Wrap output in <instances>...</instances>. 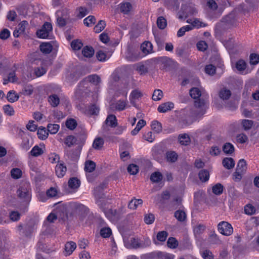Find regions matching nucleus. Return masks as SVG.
Instances as JSON below:
<instances>
[{
    "instance_id": "obj_1",
    "label": "nucleus",
    "mask_w": 259,
    "mask_h": 259,
    "mask_svg": "<svg viewBox=\"0 0 259 259\" xmlns=\"http://www.w3.org/2000/svg\"><path fill=\"white\" fill-rule=\"evenodd\" d=\"M207 108L206 102L204 100L198 99L195 101L192 115L196 118H200L205 113Z\"/></svg>"
},
{
    "instance_id": "obj_2",
    "label": "nucleus",
    "mask_w": 259,
    "mask_h": 259,
    "mask_svg": "<svg viewBox=\"0 0 259 259\" xmlns=\"http://www.w3.org/2000/svg\"><path fill=\"white\" fill-rule=\"evenodd\" d=\"M103 207H100L104 211L106 217L111 221L113 223L117 222L121 217V213L119 211H117L116 209H109L108 210H105L106 208V203L105 202H103Z\"/></svg>"
},
{
    "instance_id": "obj_3",
    "label": "nucleus",
    "mask_w": 259,
    "mask_h": 259,
    "mask_svg": "<svg viewBox=\"0 0 259 259\" xmlns=\"http://www.w3.org/2000/svg\"><path fill=\"white\" fill-rule=\"evenodd\" d=\"M30 190L29 185L25 183L20 186L18 190V196L25 201H29L31 199Z\"/></svg>"
},
{
    "instance_id": "obj_4",
    "label": "nucleus",
    "mask_w": 259,
    "mask_h": 259,
    "mask_svg": "<svg viewBox=\"0 0 259 259\" xmlns=\"http://www.w3.org/2000/svg\"><path fill=\"white\" fill-rule=\"evenodd\" d=\"M60 91L61 90L60 88L58 86H54L52 89V94L48 97V102L53 107H56L59 104V95L56 94V93L59 94Z\"/></svg>"
},
{
    "instance_id": "obj_5",
    "label": "nucleus",
    "mask_w": 259,
    "mask_h": 259,
    "mask_svg": "<svg viewBox=\"0 0 259 259\" xmlns=\"http://www.w3.org/2000/svg\"><path fill=\"white\" fill-rule=\"evenodd\" d=\"M52 30V24L50 23L46 22L41 28L37 31L36 34L39 38H46L49 36L50 32H51Z\"/></svg>"
},
{
    "instance_id": "obj_6",
    "label": "nucleus",
    "mask_w": 259,
    "mask_h": 259,
    "mask_svg": "<svg viewBox=\"0 0 259 259\" xmlns=\"http://www.w3.org/2000/svg\"><path fill=\"white\" fill-rule=\"evenodd\" d=\"M218 227L219 232L225 236H229L233 232L231 225L227 222L223 221L220 222L218 224Z\"/></svg>"
},
{
    "instance_id": "obj_7",
    "label": "nucleus",
    "mask_w": 259,
    "mask_h": 259,
    "mask_svg": "<svg viewBox=\"0 0 259 259\" xmlns=\"http://www.w3.org/2000/svg\"><path fill=\"white\" fill-rule=\"evenodd\" d=\"M106 187V183H102L100 184L98 187H96L94 190V195L96 199V203L99 207H103V202L105 201L104 197L103 195L100 196L99 192L100 190L104 189Z\"/></svg>"
},
{
    "instance_id": "obj_8",
    "label": "nucleus",
    "mask_w": 259,
    "mask_h": 259,
    "mask_svg": "<svg viewBox=\"0 0 259 259\" xmlns=\"http://www.w3.org/2000/svg\"><path fill=\"white\" fill-rule=\"evenodd\" d=\"M76 247V243L73 241L68 242L66 243L64 248L65 256L70 255Z\"/></svg>"
},
{
    "instance_id": "obj_9",
    "label": "nucleus",
    "mask_w": 259,
    "mask_h": 259,
    "mask_svg": "<svg viewBox=\"0 0 259 259\" xmlns=\"http://www.w3.org/2000/svg\"><path fill=\"white\" fill-rule=\"evenodd\" d=\"M174 107V104L173 103L168 102L160 105L157 109L159 112L165 113L169 110H171Z\"/></svg>"
},
{
    "instance_id": "obj_10",
    "label": "nucleus",
    "mask_w": 259,
    "mask_h": 259,
    "mask_svg": "<svg viewBox=\"0 0 259 259\" xmlns=\"http://www.w3.org/2000/svg\"><path fill=\"white\" fill-rule=\"evenodd\" d=\"M66 170L67 168L63 163L57 164L56 166V174L58 178L63 177L66 174Z\"/></svg>"
},
{
    "instance_id": "obj_11",
    "label": "nucleus",
    "mask_w": 259,
    "mask_h": 259,
    "mask_svg": "<svg viewBox=\"0 0 259 259\" xmlns=\"http://www.w3.org/2000/svg\"><path fill=\"white\" fill-rule=\"evenodd\" d=\"M143 200L141 199L133 198L128 204V207L131 209H136L139 206L142 205Z\"/></svg>"
},
{
    "instance_id": "obj_12",
    "label": "nucleus",
    "mask_w": 259,
    "mask_h": 259,
    "mask_svg": "<svg viewBox=\"0 0 259 259\" xmlns=\"http://www.w3.org/2000/svg\"><path fill=\"white\" fill-rule=\"evenodd\" d=\"M132 8V5L130 2L122 3L120 4V10L124 14H128Z\"/></svg>"
},
{
    "instance_id": "obj_13",
    "label": "nucleus",
    "mask_w": 259,
    "mask_h": 259,
    "mask_svg": "<svg viewBox=\"0 0 259 259\" xmlns=\"http://www.w3.org/2000/svg\"><path fill=\"white\" fill-rule=\"evenodd\" d=\"M187 22L191 24L190 25L193 27V29L194 28H199L200 27H203L206 26L203 22L200 21L198 19H188L187 20Z\"/></svg>"
},
{
    "instance_id": "obj_14",
    "label": "nucleus",
    "mask_w": 259,
    "mask_h": 259,
    "mask_svg": "<svg viewBox=\"0 0 259 259\" xmlns=\"http://www.w3.org/2000/svg\"><path fill=\"white\" fill-rule=\"evenodd\" d=\"M141 49L143 53L148 54L152 52L153 46L150 42L146 41L142 44Z\"/></svg>"
},
{
    "instance_id": "obj_15",
    "label": "nucleus",
    "mask_w": 259,
    "mask_h": 259,
    "mask_svg": "<svg viewBox=\"0 0 259 259\" xmlns=\"http://www.w3.org/2000/svg\"><path fill=\"white\" fill-rule=\"evenodd\" d=\"M222 164L225 168L228 169H230L234 167L235 161L232 158L226 157L223 160Z\"/></svg>"
},
{
    "instance_id": "obj_16",
    "label": "nucleus",
    "mask_w": 259,
    "mask_h": 259,
    "mask_svg": "<svg viewBox=\"0 0 259 259\" xmlns=\"http://www.w3.org/2000/svg\"><path fill=\"white\" fill-rule=\"evenodd\" d=\"M39 47L40 51L46 54L50 53L53 49V46L51 42H43Z\"/></svg>"
},
{
    "instance_id": "obj_17",
    "label": "nucleus",
    "mask_w": 259,
    "mask_h": 259,
    "mask_svg": "<svg viewBox=\"0 0 259 259\" xmlns=\"http://www.w3.org/2000/svg\"><path fill=\"white\" fill-rule=\"evenodd\" d=\"M60 192V190L57 186L52 187L49 189L47 192V196L49 198L57 197Z\"/></svg>"
},
{
    "instance_id": "obj_18",
    "label": "nucleus",
    "mask_w": 259,
    "mask_h": 259,
    "mask_svg": "<svg viewBox=\"0 0 259 259\" xmlns=\"http://www.w3.org/2000/svg\"><path fill=\"white\" fill-rule=\"evenodd\" d=\"M105 122L106 124L112 127H116L117 125V119L116 116L114 115H108Z\"/></svg>"
},
{
    "instance_id": "obj_19",
    "label": "nucleus",
    "mask_w": 259,
    "mask_h": 259,
    "mask_svg": "<svg viewBox=\"0 0 259 259\" xmlns=\"http://www.w3.org/2000/svg\"><path fill=\"white\" fill-rule=\"evenodd\" d=\"M231 95V91L226 88L221 89L219 93V97L223 100L229 99Z\"/></svg>"
},
{
    "instance_id": "obj_20",
    "label": "nucleus",
    "mask_w": 259,
    "mask_h": 259,
    "mask_svg": "<svg viewBox=\"0 0 259 259\" xmlns=\"http://www.w3.org/2000/svg\"><path fill=\"white\" fill-rule=\"evenodd\" d=\"M19 96L13 90L10 91L7 95L8 101L11 103H14L19 99Z\"/></svg>"
},
{
    "instance_id": "obj_21",
    "label": "nucleus",
    "mask_w": 259,
    "mask_h": 259,
    "mask_svg": "<svg viewBox=\"0 0 259 259\" xmlns=\"http://www.w3.org/2000/svg\"><path fill=\"white\" fill-rule=\"evenodd\" d=\"M234 150V146L230 143H226L223 146V151L227 154H232Z\"/></svg>"
},
{
    "instance_id": "obj_22",
    "label": "nucleus",
    "mask_w": 259,
    "mask_h": 259,
    "mask_svg": "<svg viewBox=\"0 0 259 259\" xmlns=\"http://www.w3.org/2000/svg\"><path fill=\"white\" fill-rule=\"evenodd\" d=\"M104 143V140L101 137L96 138L93 143V147L96 150H100Z\"/></svg>"
},
{
    "instance_id": "obj_23",
    "label": "nucleus",
    "mask_w": 259,
    "mask_h": 259,
    "mask_svg": "<svg viewBox=\"0 0 259 259\" xmlns=\"http://www.w3.org/2000/svg\"><path fill=\"white\" fill-rule=\"evenodd\" d=\"M143 94L141 91L139 90H135L133 91L130 95V100L131 102H135L136 100H138L141 98Z\"/></svg>"
},
{
    "instance_id": "obj_24",
    "label": "nucleus",
    "mask_w": 259,
    "mask_h": 259,
    "mask_svg": "<svg viewBox=\"0 0 259 259\" xmlns=\"http://www.w3.org/2000/svg\"><path fill=\"white\" fill-rule=\"evenodd\" d=\"M83 56L87 58H91L94 54V50L91 47L86 46L82 50Z\"/></svg>"
},
{
    "instance_id": "obj_25",
    "label": "nucleus",
    "mask_w": 259,
    "mask_h": 259,
    "mask_svg": "<svg viewBox=\"0 0 259 259\" xmlns=\"http://www.w3.org/2000/svg\"><path fill=\"white\" fill-rule=\"evenodd\" d=\"M87 79L90 82L96 85L101 82V78L97 74L90 75L87 77Z\"/></svg>"
},
{
    "instance_id": "obj_26",
    "label": "nucleus",
    "mask_w": 259,
    "mask_h": 259,
    "mask_svg": "<svg viewBox=\"0 0 259 259\" xmlns=\"http://www.w3.org/2000/svg\"><path fill=\"white\" fill-rule=\"evenodd\" d=\"M37 134L39 139L44 140L48 137V133L46 131V128L40 127L37 130Z\"/></svg>"
},
{
    "instance_id": "obj_27",
    "label": "nucleus",
    "mask_w": 259,
    "mask_h": 259,
    "mask_svg": "<svg viewBox=\"0 0 259 259\" xmlns=\"http://www.w3.org/2000/svg\"><path fill=\"white\" fill-rule=\"evenodd\" d=\"M236 169L244 174L247 169L246 163L244 159L239 160Z\"/></svg>"
},
{
    "instance_id": "obj_28",
    "label": "nucleus",
    "mask_w": 259,
    "mask_h": 259,
    "mask_svg": "<svg viewBox=\"0 0 259 259\" xmlns=\"http://www.w3.org/2000/svg\"><path fill=\"white\" fill-rule=\"evenodd\" d=\"M162 175L159 171H156L152 173L150 177V180L152 182L158 183L162 179Z\"/></svg>"
},
{
    "instance_id": "obj_29",
    "label": "nucleus",
    "mask_w": 259,
    "mask_h": 259,
    "mask_svg": "<svg viewBox=\"0 0 259 259\" xmlns=\"http://www.w3.org/2000/svg\"><path fill=\"white\" fill-rule=\"evenodd\" d=\"M59 128L60 126L58 124L49 123L47 125L48 131L51 134H56L58 132Z\"/></svg>"
},
{
    "instance_id": "obj_30",
    "label": "nucleus",
    "mask_w": 259,
    "mask_h": 259,
    "mask_svg": "<svg viewBox=\"0 0 259 259\" xmlns=\"http://www.w3.org/2000/svg\"><path fill=\"white\" fill-rule=\"evenodd\" d=\"M151 126L152 129L156 133H159L162 131V127L161 123L156 120L153 121Z\"/></svg>"
},
{
    "instance_id": "obj_31",
    "label": "nucleus",
    "mask_w": 259,
    "mask_h": 259,
    "mask_svg": "<svg viewBox=\"0 0 259 259\" xmlns=\"http://www.w3.org/2000/svg\"><path fill=\"white\" fill-rule=\"evenodd\" d=\"M190 95L195 99H198L201 95V91L197 88H193L190 90Z\"/></svg>"
},
{
    "instance_id": "obj_32",
    "label": "nucleus",
    "mask_w": 259,
    "mask_h": 259,
    "mask_svg": "<svg viewBox=\"0 0 259 259\" xmlns=\"http://www.w3.org/2000/svg\"><path fill=\"white\" fill-rule=\"evenodd\" d=\"M244 212L246 214L252 215L255 213L256 209L251 204H247L244 206Z\"/></svg>"
},
{
    "instance_id": "obj_33",
    "label": "nucleus",
    "mask_w": 259,
    "mask_h": 259,
    "mask_svg": "<svg viewBox=\"0 0 259 259\" xmlns=\"http://www.w3.org/2000/svg\"><path fill=\"white\" fill-rule=\"evenodd\" d=\"M157 25L159 29H164L167 26L166 20L163 17H159L157 20Z\"/></svg>"
},
{
    "instance_id": "obj_34",
    "label": "nucleus",
    "mask_w": 259,
    "mask_h": 259,
    "mask_svg": "<svg viewBox=\"0 0 259 259\" xmlns=\"http://www.w3.org/2000/svg\"><path fill=\"white\" fill-rule=\"evenodd\" d=\"M80 185L79 181L76 178H72L68 181V186L72 189L77 188Z\"/></svg>"
},
{
    "instance_id": "obj_35",
    "label": "nucleus",
    "mask_w": 259,
    "mask_h": 259,
    "mask_svg": "<svg viewBox=\"0 0 259 259\" xmlns=\"http://www.w3.org/2000/svg\"><path fill=\"white\" fill-rule=\"evenodd\" d=\"M11 175L13 179H18L21 177L22 172L20 168H14L11 170Z\"/></svg>"
},
{
    "instance_id": "obj_36",
    "label": "nucleus",
    "mask_w": 259,
    "mask_h": 259,
    "mask_svg": "<svg viewBox=\"0 0 259 259\" xmlns=\"http://www.w3.org/2000/svg\"><path fill=\"white\" fill-rule=\"evenodd\" d=\"M193 29V27L191 25H186L181 27L177 32V36L180 37L184 35L187 31H189Z\"/></svg>"
},
{
    "instance_id": "obj_37",
    "label": "nucleus",
    "mask_w": 259,
    "mask_h": 259,
    "mask_svg": "<svg viewBox=\"0 0 259 259\" xmlns=\"http://www.w3.org/2000/svg\"><path fill=\"white\" fill-rule=\"evenodd\" d=\"M179 140L180 144L183 145H187L190 142L189 136L186 134L180 135Z\"/></svg>"
},
{
    "instance_id": "obj_38",
    "label": "nucleus",
    "mask_w": 259,
    "mask_h": 259,
    "mask_svg": "<svg viewBox=\"0 0 259 259\" xmlns=\"http://www.w3.org/2000/svg\"><path fill=\"white\" fill-rule=\"evenodd\" d=\"M30 153L32 156L37 157L43 153V150L39 146L36 145L31 149Z\"/></svg>"
},
{
    "instance_id": "obj_39",
    "label": "nucleus",
    "mask_w": 259,
    "mask_h": 259,
    "mask_svg": "<svg viewBox=\"0 0 259 259\" xmlns=\"http://www.w3.org/2000/svg\"><path fill=\"white\" fill-rule=\"evenodd\" d=\"M175 217L178 221L183 222L186 219V214L184 211L179 210L175 212Z\"/></svg>"
},
{
    "instance_id": "obj_40",
    "label": "nucleus",
    "mask_w": 259,
    "mask_h": 259,
    "mask_svg": "<svg viewBox=\"0 0 259 259\" xmlns=\"http://www.w3.org/2000/svg\"><path fill=\"white\" fill-rule=\"evenodd\" d=\"M106 26V22L103 20H100L95 26L94 29L96 33H99L102 31Z\"/></svg>"
},
{
    "instance_id": "obj_41",
    "label": "nucleus",
    "mask_w": 259,
    "mask_h": 259,
    "mask_svg": "<svg viewBox=\"0 0 259 259\" xmlns=\"http://www.w3.org/2000/svg\"><path fill=\"white\" fill-rule=\"evenodd\" d=\"M127 103L126 100H119L115 103V108L119 111L123 110L127 105Z\"/></svg>"
},
{
    "instance_id": "obj_42",
    "label": "nucleus",
    "mask_w": 259,
    "mask_h": 259,
    "mask_svg": "<svg viewBox=\"0 0 259 259\" xmlns=\"http://www.w3.org/2000/svg\"><path fill=\"white\" fill-rule=\"evenodd\" d=\"M77 16L79 18H82L86 16L89 12L85 7H80L76 10Z\"/></svg>"
},
{
    "instance_id": "obj_43",
    "label": "nucleus",
    "mask_w": 259,
    "mask_h": 259,
    "mask_svg": "<svg viewBox=\"0 0 259 259\" xmlns=\"http://www.w3.org/2000/svg\"><path fill=\"white\" fill-rule=\"evenodd\" d=\"M96 164L92 161H87L85 163L84 170L89 172L93 171L95 168Z\"/></svg>"
},
{
    "instance_id": "obj_44",
    "label": "nucleus",
    "mask_w": 259,
    "mask_h": 259,
    "mask_svg": "<svg viewBox=\"0 0 259 259\" xmlns=\"http://www.w3.org/2000/svg\"><path fill=\"white\" fill-rule=\"evenodd\" d=\"M199 178L202 182H206L209 178V174L206 170H201L199 173Z\"/></svg>"
},
{
    "instance_id": "obj_45",
    "label": "nucleus",
    "mask_w": 259,
    "mask_h": 259,
    "mask_svg": "<svg viewBox=\"0 0 259 259\" xmlns=\"http://www.w3.org/2000/svg\"><path fill=\"white\" fill-rule=\"evenodd\" d=\"M96 20V19L94 16L90 15L83 20V23L87 26L91 27L92 24L95 23Z\"/></svg>"
},
{
    "instance_id": "obj_46",
    "label": "nucleus",
    "mask_w": 259,
    "mask_h": 259,
    "mask_svg": "<svg viewBox=\"0 0 259 259\" xmlns=\"http://www.w3.org/2000/svg\"><path fill=\"white\" fill-rule=\"evenodd\" d=\"M76 139L73 136H68L64 140V143L68 147H71L76 143Z\"/></svg>"
},
{
    "instance_id": "obj_47",
    "label": "nucleus",
    "mask_w": 259,
    "mask_h": 259,
    "mask_svg": "<svg viewBox=\"0 0 259 259\" xmlns=\"http://www.w3.org/2000/svg\"><path fill=\"white\" fill-rule=\"evenodd\" d=\"M224 187L220 183H218L212 187V192L215 195H220L223 193Z\"/></svg>"
},
{
    "instance_id": "obj_48",
    "label": "nucleus",
    "mask_w": 259,
    "mask_h": 259,
    "mask_svg": "<svg viewBox=\"0 0 259 259\" xmlns=\"http://www.w3.org/2000/svg\"><path fill=\"white\" fill-rule=\"evenodd\" d=\"M112 231L109 227L103 228L100 230V235L103 238L109 237Z\"/></svg>"
},
{
    "instance_id": "obj_49",
    "label": "nucleus",
    "mask_w": 259,
    "mask_h": 259,
    "mask_svg": "<svg viewBox=\"0 0 259 259\" xmlns=\"http://www.w3.org/2000/svg\"><path fill=\"white\" fill-rule=\"evenodd\" d=\"M241 123L244 130L246 131L250 130L252 127L253 124V121L248 119H243L241 121Z\"/></svg>"
},
{
    "instance_id": "obj_50",
    "label": "nucleus",
    "mask_w": 259,
    "mask_h": 259,
    "mask_svg": "<svg viewBox=\"0 0 259 259\" xmlns=\"http://www.w3.org/2000/svg\"><path fill=\"white\" fill-rule=\"evenodd\" d=\"M178 158L177 153L175 152H168L166 153V159L168 161L174 162H175Z\"/></svg>"
},
{
    "instance_id": "obj_51",
    "label": "nucleus",
    "mask_w": 259,
    "mask_h": 259,
    "mask_svg": "<svg viewBox=\"0 0 259 259\" xmlns=\"http://www.w3.org/2000/svg\"><path fill=\"white\" fill-rule=\"evenodd\" d=\"M4 113L8 116H12L14 114V108L10 105H6L3 107Z\"/></svg>"
},
{
    "instance_id": "obj_52",
    "label": "nucleus",
    "mask_w": 259,
    "mask_h": 259,
    "mask_svg": "<svg viewBox=\"0 0 259 259\" xmlns=\"http://www.w3.org/2000/svg\"><path fill=\"white\" fill-rule=\"evenodd\" d=\"M167 244L168 247L175 248L178 246V242L175 238L170 237L168 239Z\"/></svg>"
},
{
    "instance_id": "obj_53",
    "label": "nucleus",
    "mask_w": 259,
    "mask_h": 259,
    "mask_svg": "<svg viewBox=\"0 0 259 259\" xmlns=\"http://www.w3.org/2000/svg\"><path fill=\"white\" fill-rule=\"evenodd\" d=\"M155 220V217L153 214L149 213L144 216V222L147 224H152Z\"/></svg>"
},
{
    "instance_id": "obj_54",
    "label": "nucleus",
    "mask_w": 259,
    "mask_h": 259,
    "mask_svg": "<svg viewBox=\"0 0 259 259\" xmlns=\"http://www.w3.org/2000/svg\"><path fill=\"white\" fill-rule=\"evenodd\" d=\"M66 125L68 128L73 130L76 127L77 122L75 119H70L66 121Z\"/></svg>"
},
{
    "instance_id": "obj_55",
    "label": "nucleus",
    "mask_w": 259,
    "mask_h": 259,
    "mask_svg": "<svg viewBox=\"0 0 259 259\" xmlns=\"http://www.w3.org/2000/svg\"><path fill=\"white\" fill-rule=\"evenodd\" d=\"M163 97V93L160 90H155L152 96V99L154 101H159Z\"/></svg>"
},
{
    "instance_id": "obj_56",
    "label": "nucleus",
    "mask_w": 259,
    "mask_h": 259,
    "mask_svg": "<svg viewBox=\"0 0 259 259\" xmlns=\"http://www.w3.org/2000/svg\"><path fill=\"white\" fill-rule=\"evenodd\" d=\"M127 171L131 175H136L139 171V167L136 164H131L128 166Z\"/></svg>"
},
{
    "instance_id": "obj_57",
    "label": "nucleus",
    "mask_w": 259,
    "mask_h": 259,
    "mask_svg": "<svg viewBox=\"0 0 259 259\" xmlns=\"http://www.w3.org/2000/svg\"><path fill=\"white\" fill-rule=\"evenodd\" d=\"M168 234L166 231H163L159 232L157 234V239L158 241L164 242L165 241Z\"/></svg>"
},
{
    "instance_id": "obj_58",
    "label": "nucleus",
    "mask_w": 259,
    "mask_h": 259,
    "mask_svg": "<svg viewBox=\"0 0 259 259\" xmlns=\"http://www.w3.org/2000/svg\"><path fill=\"white\" fill-rule=\"evenodd\" d=\"M246 65L244 61L240 60L236 63V68L238 71H243L246 68Z\"/></svg>"
},
{
    "instance_id": "obj_59",
    "label": "nucleus",
    "mask_w": 259,
    "mask_h": 259,
    "mask_svg": "<svg viewBox=\"0 0 259 259\" xmlns=\"http://www.w3.org/2000/svg\"><path fill=\"white\" fill-rule=\"evenodd\" d=\"M32 144L28 139H24L21 144V148L25 151H27L31 147Z\"/></svg>"
},
{
    "instance_id": "obj_60",
    "label": "nucleus",
    "mask_w": 259,
    "mask_h": 259,
    "mask_svg": "<svg viewBox=\"0 0 259 259\" xmlns=\"http://www.w3.org/2000/svg\"><path fill=\"white\" fill-rule=\"evenodd\" d=\"M82 46V42L78 40H73L71 44V46L74 50H79Z\"/></svg>"
},
{
    "instance_id": "obj_61",
    "label": "nucleus",
    "mask_w": 259,
    "mask_h": 259,
    "mask_svg": "<svg viewBox=\"0 0 259 259\" xmlns=\"http://www.w3.org/2000/svg\"><path fill=\"white\" fill-rule=\"evenodd\" d=\"M215 71V67L214 66L210 64L206 65L205 67V72L206 73L212 75Z\"/></svg>"
},
{
    "instance_id": "obj_62",
    "label": "nucleus",
    "mask_w": 259,
    "mask_h": 259,
    "mask_svg": "<svg viewBox=\"0 0 259 259\" xmlns=\"http://www.w3.org/2000/svg\"><path fill=\"white\" fill-rule=\"evenodd\" d=\"M143 137L145 140L149 142H152L155 139V137L151 131L145 133Z\"/></svg>"
},
{
    "instance_id": "obj_63",
    "label": "nucleus",
    "mask_w": 259,
    "mask_h": 259,
    "mask_svg": "<svg viewBox=\"0 0 259 259\" xmlns=\"http://www.w3.org/2000/svg\"><path fill=\"white\" fill-rule=\"evenodd\" d=\"M89 112L92 115H97L99 112V107L96 104H93L89 107Z\"/></svg>"
},
{
    "instance_id": "obj_64",
    "label": "nucleus",
    "mask_w": 259,
    "mask_h": 259,
    "mask_svg": "<svg viewBox=\"0 0 259 259\" xmlns=\"http://www.w3.org/2000/svg\"><path fill=\"white\" fill-rule=\"evenodd\" d=\"M158 259H174V255L169 253L160 252L158 254Z\"/></svg>"
}]
</instances>
